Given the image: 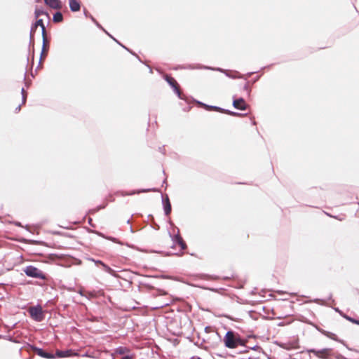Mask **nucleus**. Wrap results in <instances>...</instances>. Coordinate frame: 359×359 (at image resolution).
<instances>
[{
  "mask_svg": "<svg viewBox=\"0 0 359 359\" xmlns=\"http://www.w3.org/2000/svg\"><path fill=\"white\" fill-rule=\"evenodd\" d=\"M224 342L225 346L229 348H235L239 345H243L239 336L238 334H235L232 331L226 332L224 339Z\"/></svg>",
  "mask_w": 359,
  "mask_h": 359,
  "instance_id": "f257e3e1",
  "label": "nucleus"
},
{
  "mask_svg": "<svg viewBox=\"0 0 359 359\" xmlns=\"http://www.w3.org/2000/svg\"><path fill=\"white\" fill-rule=\"evenodd\" d=\"M309 352L320 359H330L334 355V350L331 348H325L321 350L310 349Z\"/></svg>",
  "mask_w": 359,
  "mask_h": 359,
  "instance_id": "f03ea898",
  "label": "nucleus"
},
{
  "mask_svg": "<svg viewBox=\"0 0 359 359\" xmlns=\"http://www.w3.org/2000/svg\"><path fill=\"white\" fill-rule=\"evenodd\" d=\"M31 318L37 322H41L44 318V313L41 306H31L28 309Z\"/></svg>",
  "mask_w": 359,
  "mask_h": 359,
  "instance_id": "7ed1b4c3",
  "label": "nucleus"
},
{
  "mask_svg": "<svg viewBox=\"0 0 359 359\" xmlns=\"http://www.w3.org/2000/svg\"><path fill=\"white\" fill-rule=\"evenodd\" d=\"M24 272L27 276L39 278L41 280L46 279V275L39 269L33 266H28L24 269Z\"/></svg>",
  "mask_w": 359,
  "mask_h": 359,
  "instance_id": "20e7f679",
  "label": "nucleus"
},
{
  "mask_svg": "<svg viewBox=\"0 0 359 359\" xmlns=\"http://www.w3.org/2000/svg\"><path fill=\"white\" fill-rule=\"evenodd\" d=\"M163 78L169 83V85L174 89L175 92L179 96H180V93H181L180 87L178 83L177 82V81L173 77L170 76L168 74H165L163 76Z\"/></svg>",
  "mask_w": 359,
  "mask_h": 359,
  "instance_id": "39448f33",
  "label": "nucleus"
},
{
  "mask_svg": "<svg viewBox=\"0 0 359 359\" xmlns=\"http://www.w3.org/2000/svg\"><path fill=\"white\" fill-rule=\"evenodd\" d=\"M42 36H43V47H42V50H41V61L43 60L46 58V57L48 55V48H49V44H48V41L47 40L46 35Z\"/></svg>",
  "mask_w": 359,
  "mask_h": 359,
  "instance_id": "423d86ee",
  "label": "nucleus"
},
{
  "mask_svg": "<svg viewBox=\"0 0 359 359\" xmlns=\"http://www.w3.org/2000/svg\"><path fill=\"white\" fill-rule=\"evenodd\" d=\"M233 106L240 110H245L248 104L243 98L235 99L233 102Z\"/></svg>",
  "mask_w": 359,
  "mask_h": 359,
  "instance_id": "0eeeda50",
  "label": "nucleus"
},
{
  "mask_svg": "<svg viewBox=\"0 0 359 359\" xmlns=\"http://www.w3.org/2000/svg\"><path fill=\"white\" fill-rule=\"evenodd\" d=\"M46 5L55 10L62 8V4L60 0H44Z\"/></svg>",
  "mask_w": 359,
  "mask_h": 359,
  "instance_id": "6e6552de",
  "label": "nucleus"
},
{
  "mask_svg": "<svg viewBox=\"0 0 359 359\" xmlns=\"http://www.w3.org/2000/svg\"><path fill=\"white\" fill-rule=\"evenodd\" d=\"M38 26H40L41 27L42 36H46V28H45V26L43 25V20L41 19L38 20L34 23L33 27H32V29H31V36H32L34 34V32H35V30H36V29L37 28Z\"/></svg>",
  "mask_w": 359,
  "mask_h": 359,
  "instance_id": "1a4fd4ad",
  "label": "nucleus"
},
{
  "mask_svg": "<svg viewBox=\"0 0 359 359\" xmlns=\"http://www.w3.org/2000/svg\"><path fill=\"white\" fill-rule=\"evenodd\" d=\"M172 241L175 243H176L180 246L182 251L187 249V244L180 234L175 235L173 237Z\"/></svg>",
  "mask_w": 359,
  "mask_h": 359,
  "instance_id": "9d476101",
  "label": "nucleus"
},
{
  "mask_svg": "<svg viewBox=\"0 0 359 359\" xmlns=\"http://www.w3.org/2000/svg\"><path fill=\"white\" fill-rule=\"evenodd\" d=\"M129 352L128 348L123 347H120L116 350L118 354L123 355L122 359H133V355L128 354Z\"/></svg>",
  "mask_w": 359,
  "mask_h": 359,
  "instance_id": "9b49d317",
  "label": "nucleus"
},
{
  "mask_svg": "<svg viewBox=\"0 0 359 359\" xmlns=\"http://www.w3.org/2000/svg\"><path fill=\"white\" fill-rule=\"evenodd\" d=\"M34 352L38 355H39V356H41L42 358H48V359L55 358V356L53 354L47 353V352L44 351L43 349L39 348H34Z\"/></svg>",
  "mask_w": 359,
  "mask_h": 359,
  "instance_id": "f8f14e48",
  "label": "nucleus"
},
{
  "mask_svg": "<svg viewBox=\"0 0 359 359\" xmlns=\"http://www.w3.org/2000/svg\"><path fill=\"white\" fill-rule=\"evenodd\" d=\"M76 354L73 352L72 350H66V351H57L56 355L58 358H66L71 357L73 355H76Z\"/></svg>",
  "mask_w": 359,
  "mask_h": 359,
  "instance_id": "ddd939ff",
  "label": "nucleus"
},
{
  "mask_svg": "<svg viewBox=\"0 0 359 359\" xmlns=\"http://www.w3.org/2000/svg\"><path fill=\"white\" fill-rule=\"evenodd\" d=\"M69 7L73 12L79 11L81 8L80 2L77 0H69Z\"/></svg>",
  "mask_w": 359,
  "mask_h": 359,
  "instance_id": "4468645a",
  "label": "nucleus"
},
{
  "mask_svg": "<svg viewBox=\"0 0 359 359\" xmlns=\"http://www.w3.org/2000/svg\"><path fill=\"white\" fill-rule=\"evenodd\" d=\"M164 210L166 215H170L171 212V204L168 196L164 201Z\"/></svg>",
  "mask_w": 359,
  "mask_h": 359,
  "instance_id": "2eb2a0df",
  "label": "nucleus"
},
{
  "mask_svg": "<svg viewBox=\"0 0 359 359\" xmlns=\"http://www.w3.org/2000/svg\"><path fill=\"white\" fill-rule=\"evenodd\" d=\"M53 20L55 23L61 22L63 20L62 14L60 12H57L54 14Z\"/></svg>",
  "mask_w": 359,
  "mask_h": 359,
  "instance_id": "dca6fc26",
  "label": "nucleus"
},
{
  "mask_svg": "<svg viewBox=\"0 0 359 359\" xmlns=\"http://www.w3.org/2000/svg\"><path fill=\"white\" fill-rule=\"evenodd\" d=\"M343 317L346 319L347 320H348L349 322L352 323H354V324H356V325H359V320H356L355 318H353L347 315H344Z\"/></svg>",
  "mask_w": 359,
  "mask_h": 359,
  "instance_id": "f3484780",
  "label": "nucleus"
},
{
  "mask_svg": "<svg viewBox=\"0 0 359 359\" xmlns=\"http://www.w3.org/2000/svg\"><path fill=\"white\" fill-rule=\"evenodd\" d=\"M80 294L81 295H83V296H86V297H95V294L94 292H92L81 291Z\"/></svg>",
  "mask_w": 359,
  "mask_h": 359,
  "instance_id": "a211bd4d",
  "label": "nucleus"
},
{
  "mask_svg": "<svg viewBox=\"0 0 359 359\" xmlns=\"http://www.w3.org/2000/svg\"><path fill=\"white\" fill-rule=\"evenodd\" d=\"M98 263H99V264H101V265L104 268V269H105L107 271H108V272H109V273H111V272L113 271V270H112L110 267H109L108 266H107V265H106L105 264H104L102 262L99 261V262H98Z\"/></svg>",
  "mask_w": 359,
  "mask_h": 359,
  "instance_id": "6ab92c4d",
  "label": "nucleus"
},
{
  "mask_svg": "<svg viewBox=\"0 0 359 359\" xmlns=\"http://www.w3.org/2000/svg\"><path fill=\"white\" fill-rule=\"evenodd\" d=\"M21 91L22 94V103L24 104L26 101V93L24 88H22Z\"/></svg>",
  "mask_w": 359,
  "mask_h": 359,
  "instance_id": "aec40b11",
  "label": "nucleus"
},
{
  "mask_svg": "<svg viewBox=\"0 0 359 359\" xmlns=\"http://www.w3.org/2000/svg\"><path fill=\"white\" fill-rule=\"evenodd\" d=\"M210 108L217 111H221V112L224 111L222 109H220L219 107H211Z\"/></svg>",
  "mask_w": 359,
  "mask_h": 359,
  "instance_id": "412c9836",
  "label": "nucleus"
},
{
  "mask_svg": "<svg viewBox=\"0 0 359 359\" xmlns=\"http://www.w3.org/2000/svg\"><path fill=\"white\" fill-rule=\"evenodd\" d=\"M43 11H36V17H38L40 14H43Z\"/></svg>",
  "mask_w": 359,
  "mask_h": 359,
  "instance_id": "4be33fe9",
  "label": "nucleus"
},
{
  "mask_svg": "<svg viewBox=\"0 0 359 359\" xmlns=\"http://www.w3.org/2000/svg\"><path fill=\"white\" fill-rule=\"evenodd\" d=\"M227 114H231V115H236V113L230 112V111H225Z\"/></svg>",
  "mask_w": 359,
  "mask_h": 359,
  "instance_id": "5701e85b",
  "label": "nucleus"
},
{
  "mask_svg": "<svg viewBox=\"0 0 359 359\" xmlns=\"http://www.w3.org/2000/svg\"><path fill=\"white\" fill-rule=\"evenodd\" d=\"M191 359H202V358H201L200 357H197V356H193L191 358Z\"/></svg>",
  "mask_w": 359,
  "mask_h": 359,
  "instance_id": "b1692460",
  "label": "nucleus"
},
{
  "mask_svg": "<svg viewBox=\"0 0 359 359\" xmlns=\"http://www.w3.org/2000/svg\"><path fill=\"white\" fill-rule=\"evenodd\" d=\"M144 191H145L144 190ZM140 192H143V191H137V194H140Z\"/></svg>",
  "mask_w": 359,
  "mask_h": 359,
  "instance_id": "393cba45",
  "label": "nucleus"
},
{
  "mask_svg": "<svg viewBox=\"0 0 359 359\" xmlns=\"http://www.w3.org/2000/svg\"><path fill=\"white\" fill-rule=\"evenodd\" d=\"M183 254H184L183 252H181V253L178 254V255L181 256V255H182Z\"/></svg>",
  "mask_w": 359,
  "mask_h": 359,
  "instance_id": "a878e982",
  "label": "nucleus"
}]
</instances>
